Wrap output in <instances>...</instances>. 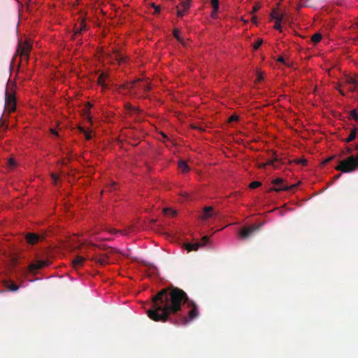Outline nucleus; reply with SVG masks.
Instances as JSON below:
<instances>
[{
    "mask_svg": "<svg viewBox=\"0 0 358 358\" xmlns=\"http://www.w3.org/2000/svg\"><path fill=\"white\" fill-rule=\"evenodd\" d=\"M322 39V35L320 33H316L312 36L311 41L314 43H319Z\"/></svg>",
    "mask_w": 358,
    "mask_h": 358,
    "instance_id": "nucleus-21",
    "label": "nucleus"
},
{
    "mask_svg": "<svg viewBox=\"0 0 358 358\" xmlns=\"http://www.w3.org/2000/svg\"><path fill=\"white\" fill-rule=\"evenodd\" d=\"M112 232H113V233H115V232H117V231H115V230H113Z\"/></svg>",
    "mask_w": 358,
    "mask_h": 358,
    "instance_id": "nucleus-53",
    "label": "nucleus"
},
{
    "mask_svg": "<svg viewBox=\"0 0 358 358\" xmlns=\"http://www.w3.org/2000/svg\"><path fill=\"white\" fill-rule=\"evenodd\" d=\"M76 1H77V2H78V3H79V1H80V0H76Z\"/></svg>",
    "mask_w": 358,
    "mask_h": 358,
    "instance_id": "nucleus-54",
    "label": "nucleus"
},
{
    "mask_svg": "<svg viewBox=\"0 0 358 358\" xmlns=\"http://www.w3.org/2000/svg\"><path fill=\"white\" fill-rule=\"evenodd\" d=\"M31 48V45L27 43H25L22 45L20 44L18 47L17 52L21 57L27 59Z\"/></svg>",
    "mask_w": 358,
    "mask_h": 358,
    "instance_id": "nucleus-9",
    "label": "nucleus"
},
{
    "mask_svg": "<svg viewBox=\"0 0 358 358\" xmlns=\"http://www.w3.org/2000/svg\"><path fill=\"white\" fill-rule=\"evenodd\" d=\"M352 28H353L354 29H358V22L355 23V24L352 25Z\"/></svg>",
    "mask_w": 358,
    "mask_h": 358,
    "instance_id": "nucleus-48",
    "label": "nucleus"
},
{
    "mask_svg": "<svg viewBox=\"0 0 358 358\" xmlns=\"http://www.w3.org/2000/svg\"><path fill=\"white\" fill-rule=\"evenodd\" d=\"M92 107L91 105H90L88 103V106L86 107V108L85 109V113H86L87 116V120L89 121H91V117L90 116V108Z\"/></svg>",
    "mask_w": 358,
    "mask_h": 358,
    "instance_id": "nucleus-34",
    "label": "nucleus"
},
{
    "mask_svg": "<svg viewBox=\"0 0 358 358\" xmlns=\"http://www.w3.org/2000/svg\"><path fill=\"white\" fill-rule=\"evenodd\" d=\"M357 131H358V128H357Z\"/></svg>",
    "mask_w": 358,
    "mask_h": 358,
    "instance_id": "nucleus-55",
    "label": "nucleus"
},
{
    "mask_svg": "<svg viewBox=\"0 0 358 358\" xmlns=\"http://www.w3.org/2000/svg\"><path fill=\"white\" fill-rule=\"evenodd\" d=\"M178 167L183 173H186L189 171V166L184 161H180L178 162Z\"/></svg>",
    "mask_w": 358,
    "mask_h": 358,
    "instance_id": "nucleus-18",
    "label": "nucleus"
},
{
    "mask_svg": "<svg viewBox=\"0 0 358 358\" xmlns=\"http://www.w3.org/2000/svg\"><path fill=\"white\" fill-rule=\"evenodd\" d=\"M26 241L28 243L34 245L37 243L40 240L43 239V237L34 233H29L26 235Z\"/></svg>",
    "mask_w": 358,
    "mask_h": 358,
    "instance_id": "nucleus-10",
    "label": "nucleus"
},
{
    "mask_svg": "<svg viewBox=\"0 0 358 358\" xmlns=\"http://www.w3.org/2000/svg\"><path fill=\"white\" fill-rule=\"evenodd\" d=\"M262 227V224L256 225L253 224L250 226V227H245L243 228L239 233L240 236L242 238H248L251 237L255 232L258 231L260 227Z\"/></svg>",
    "mask_w": 358,
    "mask_h": 358,
    "instance_id": "nucleus-5",
    "label": "nucleus"
},
{
    "mask_svg": "<svg viewBox=\"0 0 358 358\" xmlns=\"http://www.w3.org/2000/svg\"><path fill=\"white\" fill-rule=\"evenodd\" d=\"M48 264L49 262L47 260H36L29 264V265L28 266V270L29 272L34 273L39 269H41L48 266Z\"/></svg>",
    "mask_w": 358,
    "mask_h": 358,
    "instance_id": "nucleus-7",
    "label": "nucleus"
},
{
    "mask_svg": "<svg viewBox=\"0 0 358 358\" xmlns=\"http://www.w3.org/2000/svg\"><path fill=\"white\" fill-rule=\"evenodd\" d=\"M271 17L272 19L277 20L278 18L283 19V15L279 14L277 10H273L271 14Z\"/></svg>",
    "mask_w": 358,
    "mask_h": 358,
    "instance_id": "nucleus-22",
    "label": "nucleus"
},
{
    "mask_svg": "<svg viewBox=\"0 0 358 358\" xmlns=\"http://www.w3.org/2000/svg\"><path fill=\"white\" fill-rule=\"evenodd\" d=\"M259 9V6H255L253 7V12H256Z\"/></svg>",
    "mask_w": 358,
    "mask_h": 358,
    "instance_id": "nucleus-43",
    "label": "nucleus"
},
{
    "mask_svg": "<svg viewBox=\"0 0 358 358\" xmlns=\"http://www.w3.org/2000/svg\"><path fill=\"white\" fill-rule=\"evenodd\" d=\"M181 7H182V10L186 11L189 8H190V6H191V0H187V1H184L182 2H181Z\"/></svg>",
    "mask_w": 358,
    "mask_h": 358,
    "instance_id": "nucleus-19",
    "label": "nucleus"
},
{
    "mask_svg": "<svg viewBox=\"0 0 358 358\" xmlns=\"http://www.w3.org/2000/svg\"><path fill=\"white\" fill-rule=\"evenodd\" d=\"M87 259V257H84L80 255H78L73 261L72 264L73 267L78 268L81 267L83 264L84 261Z\"/></svg>",
    "mask_w": 358,
    "mask_h": 358,
    "instance_id": "nucleus-13",
    "label": "nucleus"
},
{
    "mask_svg": "<svg viewBox=\"0 0 358 358\" xmlns=\"http://www.w3.org/2000/svg\"><path fill=\"white\" fill-rule=\"evenodd\" d=\"M282 20V19H281V18H278L277 20H275L274 29L279 30L280 31H282L281 24H280V22Z\"/></svg>",
    "mask_w": 358,
    "mask_h": 358,
    "instance_id": "nucleus-27",
    "label": "nucleus"
},
{
    "mask_svg": "<svg viewBox=\"0 0 358 358\" xmlns=\"http://www.w3.org/2000/svg\"><path fill=\"white\" fill-rule=\"evenodd\" d=\"M92 259L94 260L96 263L102 266L108 263V257L106 255H101L99 257L97 258L93 257Z\"/></svg>",
    "mask_w": 358,
    "mask_h": 358,
    "instance_id": "nucleus-15",
    "label": "nucleus"
},
{
    "mask_svg": "<svg viewBox=\"0 0 358 358\" xmlns=\"http://www.w3.org/2000/svg\"><path fill=\"white\" fill-rule=\"evenodd\" d=\"M176 10H177V15H178V17H182L185 15V11L182 10L181 8H180L179 6H176Z\"/></svg>",
    "mask_w": 358,
    "mask_h": 358,
    "instance_id": "nucleus-33",
    "label": "nucleus"
},
{
    "mask_svg": "<svg viewBox=\"0 0 358 358\" xmlns=\"http://www.w3.org/2000/svg\"><path fill=\"white\" fill-rule=\"evenodd\" d=\"M75 29H75L74 34H73V38L74 40H76L78 38V36H80L82 34L83 31H81L80 28L77 25H76Z\"/></svg>",
    "mask_w": 358,
    "mask_h": 358,
    "instance_id": "nucleus-20",
    "label": "nucleus"
},
{
    "mask_svg": "<svg viewBox=\"0 0 358 358\" xmlns=\"http://www.w3.org/2000/svg\"><path fill=\"white\" fill-rule=\"evenodd\" d=\"M272 183L274 185V187L271 190L275 192L289 191L296 188L297 186L296 184L291 185L285 184V181L280 178L273 180Z\"/></svg>",
    "mask_w": 358,
    "mask_h": 358,
    "instance_id": "nucleus-4",
    "label": "nucleus"
},
{
    "mask_svg": "<svg viewBox=\"0 0 358 358\" xmlns=\"http://www.w3.org/2000/svg\"><path fill=\"white\" fill-rule=\"evenodd\" d=\"M208 240H209L208 236H203V238L201 239V243H201V246L206 245L207 243L208 242Z\"/></svg>",
    "mask_w": 358,
    "mask_h": 358,
    "instance_id": "nucleus-35",
    "label": "nucleus"
},
{
    "mask_svg": "<svg viewBox=\"0 0 358 358\" xmlns=\"http://www.w3.org/2000/svg\"><path fill=\"white\" fill-rule=\"evenodd\" d=\"M5 106L9 112L15 110V99L13 94L6 92Z\"/></svg>",
    "mask_w": 358,
    "mask_h": 358,
    "instance_id": "nucleus-8",
    "label": "nucleus"
},
{
    "mask_svg": "<svg viewBox=\"0 0 358 358\" xmlns=\"http://www.w3.org/2000/svg\"><path fill=\"white\" fill-rule=\"evenodd\" d=\"M277 62L285 64L283 57L280 56L277 59Z\"/></svg>",
    "mask_w": 358,
    "mask_h": 358,
    "instance_id": "nucleus-41",
    "label": "nucleus"
},
{
    "mask_svg": "<svg viewBox=\"0 0 358 358\" xmlns=\"http://www.w3.org/2000/svg\"><path fill=\"white\" fill-rule=\"evenodd\" d=\"M173 34L174 37L176 38V39L178 41H179L182 43H183L182 39L180 36V31L178 29H174Z\"/></svg>",
    "mask_w": 358,
    "mask_h": 358,
    "instance_id": "nucleus-24",
    "label": "nucleus"
},
{
    "mask_svg": "<svg viewBox=\"0 0 358 358\" xmlns=\"http://www.w3.org/2000/svg\"><path fill=\"white\" fill-rule=\"evenodd\" d=\"M338 91H339V93H340L341 95H343V96H345V94L344 91H343L342 89H338Z\"/></svg>",
    "mask_w": 358,
    "mask_h": 358,
    "instance_id": "nucleus-47",
    "label": "nucleus"
},
{
    "mask_svg": "<svg viewBox=\"0 0 358 358\" xmlns=\"http://www.w3.org/2000/svg\"><path fill=\"white\" fill-rule=\"evenodd\" d=\"M252 21H253L254 22H255V23L257 22V18H256V17H252Z\"/></svg>",
    "mask_w": 358,
    "mask_h": 358,
    "instance_id": "nucleus-51",
    "label": "nucleus"
},
{
    "mask_svg": "<svg viewBox=\"0 0 358 358\" xmlns=\"http://www.w3.org/2000/svg\"><path fill=\"white\" fill-rule=\"evenodd\" d=\"M162 135L163 136L164 138H167V136L165 135L164 133H162Z\"/></svg>",
    "mask_w": 358,
    "mask_h": 358,
    "instance_id": "nucleus-52",
    "label": "nucleus"
},
{
    "mask_svg": "<svg viewBox=\"0 0 358 358\" xmlns=\"http://www.w3.org/2000/svg\"><path fill=\"white\" fill-rule=\"evenodd\" d=\"M357 131V127H355L351 130L350 134H349L348 137L345 140V141L346 143H350V142L352 141L356 138Z\"/></svg>",
    "mask_w": 358,
    "mask_h": 358,
    "instance_id": "nucleus-17",
    "label": "nucleus"
},
{
    "mask_svg": "<svg viewBox=\"0 0 358 358\" xmlns=\"http://www.w3.org/2000/svg\"><path fill=\"white\" fill-rule=\"evenodd\" d=\"M215 215L216 213L213 212V208L212 206H206L203 208V214L201 218L203 220H206Z\"/></svg>",
    "mask_w": 358,
    "mask_h": 358,
    "instance_id": "nucleus-11",
    "label": "nucleus"
},
{
    "mask_svg": "<svg viewBox=\"0 0 358 358\" xmlns=\"http://www.w3.org/2000/svg\"><path fill=\"white\" fill-rule=\"evenodd\" d=\"M9 164H10V166H14V165H15V162H14V160H13V159H10L9 160Z\"/></svg>",
    "mask_w": 358,
    "mask_h": 358,
    "instance_id": "nucleus-45",
    "label": "nucleus"
},
{
    "mask_svg": "<svg viewBox=\"0 0 358 358\" xmlns=\"http://www.w3.org/2000/svg\"><path fill=\"white\" fill-rule=\"evenodd\" d=\"M358 167V155L357 157L350 156L339 162V164L336 166L337 171L343 173H350L355 171Z\"/></svg>",
    "mask_w": 358,
    "mask_h": 358,
    "instance_id": "nucleus-2",
    "label": "nucleus"
},
{
    "mask_svg": "<svg viewBox=\"0 0 358 358\" xmlns=\"http://www.w3.org/2000/svg\"><path fill=\"white\" fill-rule=\"evenodd\" d=\"M120 88L127 90H137L143 93H147L150 90L148 82L147 80H141L140 79L124 83L120 86Z\"/></svg>",
    "mask_w": 358,
    "mask_h": 358,
    "instance_id": "nucleus-3",
    "label": "nucleus"
},
{
    "mask_svg": "<svg viewBox=\"0 0 358 358\" xmlns=\"http://www.w3.org/2000/svg\"><path fill=\"white\" fill-rule=\"evenodd\" d=\"M348 86V90L350 92H354L358 90V81L352 77L346 76L342 84H340L339 86Z\"/></svg>",
    "mask_w": 358,
    "mask_h": 358,
    "instance_id": "nucleus-6",
    "label": "nucleus"
},
{
    "mask_svg": "<svg viewBox=\"0 0 358 358\" xmlns=\"http://www.w3.org/2000/svg\"><path fill=\"white\" fill-rule=\"evenodd\" d=\"M51 177H52V179L53 180L54 184L56 185L57 182V180L59 179V176L57 174H55V173H52L51 174Z\"/></svg>",
    "mask_w": 358,
    "mask_h": 358,
    "instance_id": "nucleus-39",
    "label": "nucleus"
},
{
    "mask_svg": "<svg viewBox=\"0 0 358 358\" xmlns=\"http://www.w3.org/2000/svg\"><path fill=\"white\" fill-rule=\"evenodd\" d=\"M152 6L154 8V14L159 13L161 10V8L159 6H157L155 3H152Z\"/></svg>",
    "mask_w": 358,
    "mask_h": 358,
    "instance_id": "nucleus-37",
    "label": "nucleus"
},
{
    "mask_svg": "<svg viewBox=\"0 0 358 358\" xmlns=\"http://www.w3.org/2000/svg\"><path fill=\"white\" fill-rule=\"evenodd\" d=\"M261 185L262 183L259 181H253L250 184L249 187L251 189H255L261 186Z\"/></svg>",
    "mask_w": 358,
    "mask_h": 358,
    "instance_id": "nucleus-28",
    "label": "nucleus"
},
{
    "mask_svg": "<svg viewBox=\"0 0 358 358\" xmlns=\"http://www.w3.org/2000/svg\"><path fill=\"white\" fill-rule=\"evenodd\" d=\"M185 303L190 310L187 316H182L180 323L182 324H187L199 316L198 306L189 299L182 289L173 286L169 287L152 296L151 308L147 310V315L155 322L171 321L170 315L179 313L182 305Z\"/></svg>",
    "mask_w": 358,
    "mask_h": 358,
    "instance_id": "nucleus-1",
    "label": "nucleus"
},
{
    "mask_svg": "<svg viewBox=\"0 0 358 358\" xmlns=\"http://www.w3.org/2000/svg\"><path fill=\"white\" fill-rule=\"evenodd\" d=\"M184 246H185V250H187L188 252L196 251L199 248V247H201V243H185Z\"/></svg>",
    "mask_w": 358,
    "mask_h": 358,
    "instance_id": "nucleus-14",
    "label": "nucleus"
},
{
    "mask_svg": "<svg viewBox=\"0 0 358 358\" xmlns=\"http://www.w3.org/2000/svg\"><path fill=\"white\" fill-rule=\"evenodd\" d=\"M108 78V75L106 73H101L98 77V83L103 88H107V85L106 83V80Z\"/></svg>",
    "mask_w": 358,
    "mask_h": 358,
    "instance_id": "nucleus-16",
    "label": "nucleus"
},
{
    "mask_svg": "<svg viewBox=\"0 0 358 358\" xmlns=\"http://www.w3.org/2000/svg\"><path fill=\"white\" fill-rule=\"evenodd\" d=\"M8 289L10 291H17L18 289V286L15 283H13V282H11L8 285Z\"/></svg>",
    "mask_w": 358,
    "mask_h": 358,
    "instance_id": "nucleus-32",
    "label": "nucleus"
},
{
    "mask_svg": "<svg viewBox=\"0 0 358 358\" xmlns=\"http://www.w3.org/2000/svg\"><path fill=\"white\" fill-rule=\"evenodd\" d=\"M50 132L54 135L58 136V133L54 129H50Z\"/></svg>",
    "mask_w": 358,
    "mask_h": 358,
    "instance_id": "nucleus-42",
    "label": "nucleus"
},
{
    "mask_svg": "<svg viewBox=\"0 0 358 358\" xmlns=\"http://www.w3.org/2000/svg\"><path fill=\"white\" fill-rule=\"evenodd\" d=\"M78 27L80 28L81 31H83V32L87 30V24H85V22L82 20Z\"/></svg>",
    "mask_w": 358,
    "mask_h": 358,
    "instance_id": "nucleus-29",
    "label": "nucleus"
},
{
    "mask_svg": "<svg viewBox=\"0 0 358 358\" xmlns=\"http://www.w3.org/2000/svg\"><path fill=\"white\" fill-rule=\"evenodd\" d=\"M239 119L238 116L236 115H232L229 119V122H234V121H237Z\"/></svg>",
    "mask_w": 358,
    "mask_h": 358,
    "instance_id": "nucleus-40",
    "label": "nucleus"
},
{
    "mask_svg": "<svg viewBox=\"0 0 358 358\" xmlns=\"http://www.w3.org/2000/svg\"><path fill=\"white\" fill-rule=\"evenodd\" d=\"M164 213L165 215H172V216H175L176 215V210H173L171 208H164Z\"/></svg>",
    "mask_w": 358,
    "mask_h": 358,
    "instance_id": "nucleus-26",
    "label": "nucleus"
},
{
    "mask_svg": "<svg viewBox=\"0 0 358 358\" xmlns=\"http://www.w3.org/2000/svg\"><path fill=\"white\" fill-rule=\"evenodd\" d=\"M350 115L352 118L356 121H358V114L356 110H351Z\"/></svg>",
    "mask_w": 358,
    "mask_h": 358,
    "instance_id": "nucleus-31",
    "label": "nucleus"
},
{
    "mask_svg": "<svg viewBox=\"0 0 358 358\" xmlns=\"http://www.w3.org/2000/svg\"><path fill=\"white\" fill-rule=\"evenodd\" d=\"M211 4L213 8V13H217L219 10L218 0H211Z\"/></svg>",
    "mask_w": 358,
    "mask_h": 358,
    "instance_id": "nucleus-23",
    "label": "nucleus"
},
{
    "mask_svg": "<svg viewBox=\"0 0 358 358\" xmlns=\"http://www.w3.org/2000/svg\"><path fill=\"white\" fill-rule=\"evenodd\" d=\"M111 59H115L119 64H121L126 62V57L118 50H115L111 55Z\"/></svg>",
    "mask_w": 358,
    "mask_h": 358,
    "instance_id": "nucleus-12",
    "label": "nucleus"
},
{
    "mask_svg": "<svg viewBox=\"0 0 358 358\" xmlns=\"http://www.w3.org/2000/svg\"><path fill=\"white\" fill-rule=\"evenodd\" d=\"M259 166L262 169H264L266 166V163H262L259 164Z\"/></svg>",
    "mask_w": 358,
    "mask_h": 358,
    "instance_id": "nucleus-46",
    "label": "nucleus"
},
{
    "mask_svg": "<svg viewBox=\"0 0 358 358\" xmlns=\"http://www.w3.org/2000/svg\"><path fill=\"white\" fill-rule=\"evenodd\" d=\"M276 162H278V159H277V158H275V159H273L268 160V161L266 163V166L270 165V166H275V163Z\"/></svg>",
    "mask_w": 358,
    "mask_h": 358,
    "instance_id": "nucleus-36",
    "label": "nucleus"
},
{
    "mask_svg": "<svg viewBox=\"0 0 358 358\" xmlns=\"http://www.w3.org/2000/svg\"><path fill=\"white\" fill-rule=\"evenodd\" d=\"M263 43V39L262 38H258L257 41L253 43V49L255 50H257Z\"/></svg>",
    "mask_w": 358,
    "mask_h": 358,
    "instance_id": "nucleus-25",
    "label": "nucleus"
},
{
    "mask_svg": "<svg viewBox=\"0 0 358 358\" xmlns=\"http://www.w3.org/2000/svg\"><path fill=\"white\" fill-rule=\"evenodd\" d=\"M341 173H339V174H338V175H336V176H334L333 179H334V180H338V179L341 177Z\"/></svg>",
    "mask_w": 358,
    "mask_h": 358,
    "instance_id": "nucleus-44",
    "label": "nucleus"
},
{
    "mask_svg": "<svg viewBox=\"0 0 358 358\" xmlns=\"http://www.w3.org/2000/svg\"><path fill=\"white\" fill-rule=\"evenodd\" d=\"M80 130L83 133H84V134H85V136L86 140H90V139H91V138H92L91 135H90L89 133H87L85 130H84V129L80 128Z\"/></svg>",
    "mask_w": 358,
    "mask_h": 358,
    "instance_id": "nucleus-38",
    "label": "nucleus"
},
{
    "mask_svg": "<svg viewBox=\"0 0 358 358\" xmlns=\"http://www.w3.org/2000/svg\"><path fill=\"white\" fill-rule=\"evenodd\" d=\"M127 107L129 112H131V113H138L139 112V110L137 108H136L131 105L128 104Z\"/></svg>",
    "mask_w": 358,
    "mask_h": 358,
    "instance_id": "nucleus-30",
    "label": "nucleus"
},
{
    "mask_svg": "<svg viewBox=\"0 0 358 358\" xmlns=\"http://www.w3.org/2000/svg\"><path fill=\"white\" fill-rule=\"evenodd\" d=\"M263 79L262 76L261 75L258 76V80L259 81L262 80Z\"/></svg>",
    "mask_w": 358,
    "mask_h": 358,
    "instance_id": "nucleus-50",
    "label": "nucleus"
},
{
    "mask_svg": "<svg viewBox=\"0 0 358 358\" xmlns=\"http://www.w3.org/2000/svg\"><path fill=\"white\" fill-rule=\"evenodd\" d=\"M216 15H217V13H213V12H212V13H211V16H212V17L215 18V17H216Z\"/></svg>",
    "mask_w": 358,
    "mask_h": 358,
    "instance_id": "nucleus-49",
    "label": "nucleus"
}]
</instances>
